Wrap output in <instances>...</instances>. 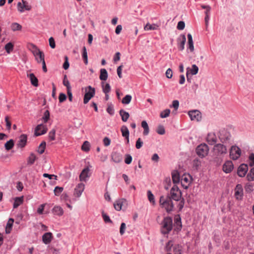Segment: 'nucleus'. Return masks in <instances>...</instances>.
<instances>
[{"label": "nucleus", "instance_id": "36", "mask_svg": "<svg viewBox=\"0 0 254 254\" xmlns=\"http://www.w3.org/2000/svg\"><path fill=\"white\" fill-rule=\"evenodd\" d=\"M198 67L195 65L193 64L191 66V68L189 67V73H190L191 75H195L198 73Z\"/></svg>", "mask_w": 254, "mask_h": 254}, {"label": "nucleus", "instance_id": "54", "mask_svg": "<svg viewBox=\"0 0 254 254\" xmlns=\"http://www.w3.org/2000/svg\"><path fill=\"white\" fill-rule=\"evenodd\" d=\"M63 188L56 187L54 190V193L56 195L58 196L63 191Z\"/></svg>", "mask_w": 254, "mask_h": 254}, {"label": "nucleus", "instance_id": "47", "mask_svg": "<svg viewBox=\"0 0 254 254\" xmlns=\"http://www.w3.org/2000/svg\"><path fill=\"white\" fill-rule=\"evenodd\" d=\"M11 29L15 31L17 30H20L22 28V26L17 23H13L11 26Z\"/></svg>", "mask_w": 254, "mask_h": 254}, {"label": "nucleus", "instance_id": "5", "mask_svg": "<svg viewBox=\"0 0 254 254\" xmlns=\"http://www.w3.org/2000/svg\"><path fill=\"white\" fill-rule=\"evenodd\" d=\"M170 196L172 199L175 201H179L182 198V192L176 185L171 188Z\"/></svg>", "mask_w": 254, "mask_h": 254}, {"label": "nucleus", "instance_id": "35", "mask_svg": "<svg viewBox=\"0 0 254 254\" xmlns=\"http://www.w3.org/2000/svg\"><path fill=\"white\" fill-rule=\"evenodd\" d=\"M23 201V197H16L14 199V202L13 203V208H16L18 207L20 204L22 203Z\"/></svg>", "mask_w": 254, "mask_h": 254}, {"label": "nucleus", "instance_id": "62", "mask_svg": "<svg viewBox=\"0 0 254 254\" xmlns=\"http://www.w3.org/2000/svg\"><path fill=\"white\" fill-rule=\"evenodd\" d=\"M126 228V225L125 223H122L121 225L120 229V233L121 235H123L125 233V231Z\"/></svg>", "mask_w": 254, "mask_h": 254}, {"label": "nucleus", "instance_id": "4", "mask_svg": "<svg viewBox=\"0 0 254 254\" xmlns=\"http://www.w3.org/2000/svg\"><path fill=\"white\" fill-rule=\"evenodd\" d=\"M161 224V231L162 234H167L172 230L173 222L171 217H165Z\"/></svg>", "mask_w": 254, "mask_h": 254}, {"label": "nucleus", "instance_id": "31", "mask_svg": "<svg viewBox=\"0 0 254 254\" xmlns=\"http://www.w3.org/2000/svg\"><path fill=\"white\" fill-rule=\"evenodd\" d=\"M13 222L14 220L12 218H9V220H8L5 228V232L6 234L10 233L13 225Z\"/></svg>", "mask_w": 254, "mask_h": 254}, {"label": "nucleus", "instance_id": "56", "mask_svg": "<svg viewBox=\"0 0 254 254\" xmlns=\"http://www.w3.org/2000/svg\"><path fill=\"white\" fill-rule=\"evenodd\" d=\"M107 112L111 115H113L114 114V109L112 105H108L107 109Z\"/></svg>", "mask_w": 254, "mask_h": 254}, {"label": "nucleus", "instance_id": "55", "mask_svg": "<svg viewBox=\"0 0 254 254\" xmlns=\"http://www.w3.org/2000/svg\"><path fill=\"white\" fill-rule=\"evenodd\" d=\"M132 157L129 154L125 155V162L127 164H130L132 161Z\"/></svg>", "mask_w": 254, "mask_h": 254}, {"label": "nucleus", "instance_id": "25", "mask_svg": "<svg viewBox=\"0 0 254 254\" xmlns=\"http://www.w3.org/2000/svg\"><path fill=\"white\" fill-rule=\"evenodd\" d=\"M52 239V234L51 232H47L44 234L42 237V240L44 244H49Z\"/></svg>", "mask_w": 254, "mask_h": 254}, {"label": "nucleus", "instance_id": "13", "mask_svg": "<svg viewBox=\"0 0 254 254\" xmlns=\"http://www.w3.org/2000/svg\"><path fill=\"white\" fill-rule=\"evenodd\" d=\"M22 3L19 2L17 3V9L20 12H23L25 10H30L31 9V6L28 2L24 0H22Z\"/></svg>", "mask_w": 254, "mask_h": 254}, {"label": "nucleus", "instance_id": "10", "mask_svg": "<svg viewBox=\"0 0 254 254\" xmlns=\"http://www.w3.org/2000/svg\"><path fill=\"white\" fill-rule=\"evenodd\" d=\"M173 247V253L174 254H181L182 252V247L179 245H175L173 246V242L171 241H169L166 247L167 251L171 250V247Z\"/></svg>", "mask_w": 254, "mask_h": 254}, {"label": "nucleus", "instance_id": "58", "mask_svg": "<svg viewBox=\"0 0 254 254\" xmlns=\"http://www.w3.org/2000/svg\"><path fill=\"white\" fill-rule=\"evenodd\" d=\"M143 141L141 140L140 138H138L136 140L135 147L137 149H140L143 145Z\"/></svg>", "mask_w": 254, "mask_h": 254}, {"label": "nucleus", "instance_id": "15", "mask_svg": "<svg viewBox=\"0 0 254 254\" xmlns=\"http://www.w3.org/2000/svg\"><path fill=\"white\" fill-rule=\"evenodd\" d=\"M90 168L89 167H86L81 172L79 175V180L80 181H86V178L90 177Z\"/></svg>", "mask_w": 254, "mask_h": 254}, {"label": "nucleus", "instance_id": "1", "mask_svg": "<svg viewBox=\"0 0 254 254\" xmlns=\"http://www.w3.org/2000/svg\"><path fill=\"white\" fill-rule=\"evenodd\" d=\"M159 203L160 206L162 208L165 209L167 212H170L173 211L174 205L169 194L161 196Z\"/></svg>", "mask_w": 254, "mask_h": 254}, {"label": "nucleus", "instance_id": "3", "mask_svg": "<svg viewBox=\"0 0 254 254\" xmlns=\"http://www.w3.org/2000/svg\"><path fill=\"white\" fill-rule=\"evenodd\" d=\"M227 153L226 147L221 143L215 144L213 148V155L217 158L223 157Z\"/></svg>", "mask_w": 254, "mask_h": 254}, {"label": "nucleus", "instance_id": "27", "mask_svg": "<svg viewBox=\"0 0 254 254\" xmlns=\"http://www.w3.org/2000/svg\"><path fill=\"white\" fill-rule=\"evenodd\" d=\"M52 211L54 214L62 216L64 214L63 208L60 206H55L52 209Z\"/></svg>", "mask_w": 254, "mask_h": 254}, {"label": "nucleus", "instance_id": "49", "mask_svg": "<svg viewBox=\"0 0 254 254\" xmlns=\"http://www.w3.org/2000/svg\"><path fill=\"white\" fill-rule=\"evenodd\" d=\"M13 48V45L11 43H8L5 46V49L7 53H10L12 51Z\"/></svg>", "mask_w": 254, "mask_h": 254}, {"label": "nucleus", "instance_id": "37", "mask_svg": "<svg viewBox=\"0 0 254 254\" xmlns=\"http://www.w3.org/2000/svg\"><path fill=\"white\" fill-rule=\"evenodd\" d=\"M157 26L156 24H150L149 23H147L144 27L145 31L156 30L157 29Z\"/></svg>", "mask_w": 254, "mask_h": 254}, {"label": "nucleus", "instance_id": "42", "mask_svg": "<svg viewBox=\"0 0 254 254\" xmlns=\"http://www.w3.org/2000/svg\"><path fill=\"white\" fill-rule=\"evenodd\" d=\"M82 150L87 152L90 150V143L88 141H85L81 146Z\"/></svg>", "mask_w": 254, "mask_h": 254}, {"label": "nucleus", "instance_id": "45", "mask_svg": "<svg viewBox=\"0 0 254 254\" xmlns=\"http://www.w3.org/2000/svg\"><path fill=\"white\" fill-rule=\"evenodd\" d=\"M50 119V112L48 110H46L42 118L44 123H46Z\"/></svg>", "mask_w": 254, "mask_h": 254}, {"label": "nucleus", "instance_id": "24", "mask_svg": "<svg viewBox=\"0 0 254 254\" xmlns=\"http://www.w3.org/2000/svg\"><path fill=\"white\" fill-rule=\"evenodd\" d=\"M121 131L123 137H125L127 140V143H129V132L127 127L126 126H123L121 127Z\"/></svg>", "mask_w": 254, "mask_h": 254}, {"label": "nucleus", "instance_id": "7", "mask_svg": "<svg viewBox=\"0 0 254 254\" xmlns=\"http://www.w3.org/2000/svg\"><path fill=\"white\" fill-rule=\"evenodd\" d=\"M196 151L199 156L204 157L208 154L209 148L206 144H201L197 147Z\"/></svg>", "mask_w": 254, "mask_h": 254}, {"label": "nucleus", "instance_id": "20", "mask_svg": "<svg viewBox=\"0 0 254 254\" xmlns=\"http://www.w3.org/2000/svg\"><path fill=\"white\" fill-rule=\"evenodd\" d=\"M186 42V38L185 35H181L178 39V48L180 51L184 49Z\"/></svg>", "mask_w": 254, "mask_h": 254}, {"label": "nucleus", "instance_id": "50", "mask_svg": "<svg viewBox=\"0 0 254 254\" xmlns=\"http://www.w3.org/2000/svg\"><path fill=\"white\" fill-rule=\"evenodd\" d=\"M249 165L250 166H254V153H251L249 155Z\"/></svg>", "mask_w": 254, "mask_h": 254}, {"label": "nucleus", "instance_id": "29", "mask_svg": "<svg viewBox=\"0 0 254 254\" xmlns=\"http://www.w3.org/2000/svg\"><path fill=\"white\" fill-rule=\"evenodd\" d=\"M27 76L29 77L31 84L35 87L38 86V80L34 74L33 73H30Z\"/></svg>", "mask_w": 254, "mask_h": 254}, {"label": "nucleus", "instance_id": "2", "mask_svg": "<svg viewBox=\"0 0 254 254\" xmlns=\"http://www.w3.org/2000/svg\"><path fill=\"white\" fill-rule=\"evenodd\" d=\"M28 49L32 52L36 61L40 63L44 58V54L34 44L30 43L28 45Z\"/></svg>", "mask_w": 254, "mask_h": 254}, {"label": "nucleus", "instance_id": "48", "mask_svg": "<svg viewBox=\"0 0 254 254\" xmlns=\"http://www.w3.org/2000/svg\"><path fill=\"white\" fill-rule=\"evenodd\" d=\"M247 178L249 181H253L254 180V168H253L248 174Z\"/></svg>", "mask_w": 254, "mask_h": 254}, {"label": "nucleus", "instance_id": "53", "mask_svg": "<svg viewBox=\"0 0 254 254\" xmlns=\"http://www.w3.org/2000/svg\"><path fill=\"white\" fill-rule=\"evenodd\" d=\"M157 132L161 135L164 134L165 133V128L162 126H159L157 129Z\"/></svg>", "mask_w": 254, "mask_h": 254}, {"label": "nucleus", "instance_id": "6", "mask_svg": "<svg viewBox=\"0 0 254 254\" xmlns=\"http://www.w3.org/2000/svg\"><path fill=\"white\" fill-rule=\"evenodd\" d=\"M95 89L91 86L85 88V94L83 98L84 104H87L89 101L95 95Z\"/></svg>", "mask_w": 254, "mask_h": 254}, {"label": "nucleus", "instance_id": "19", "mask_svg": "<svg viewBox=\"0 0 254 254\" xmlns=\"http://www.w3.org/2000/svg\"><path fill=\"white\" fill-rule=\"evenodd\" d=\"M190 183V176L188 175H184L182 177L181 179V184L182 187L185 189H187L188 188L189 185Z\"/></svg>", "mask_w": 254, "mask_h": 254}, {"label": "nucleus", "instance_id": "28", "mask_svg": "<svg viewBox=\"0 0 254 254\" xmlns=\"http://www.w3.org/2000/svg\"><path fill=\"white\" fill-rule=\"evenodd\" d=\"M172 178L174 184H177L180 181V175L177 171H174L172 173Z\"/></svg>", "mask_w": 254, "mask_h": 254}, {"label": "nucleus", "instance_id": "60", "mask_svg": "<svg viewBox=\"0 0 254 254\" xmlns=\"http://www.w3.org/2000/svg\"><path fill=\"white\" fill-rule=\"evenodd\" d=\"M165 183L166 184L165 185L164 188L165 190H168L171 184V179L170 178H167L165 180Z\"/></svg>", "mask_w": 254, "mask_h": 254}, {"label": "nucleus", "instance_id": "21", "mask_svg": "<svg viewBox=\"0 0 254 254\" xmlns=\"http://www.w3.org/2000/svg\"><path fill=\"white\" fill-rule=\"evenodd\" d=\"M235 195L237 199H241L243 195V189L241 185L238 184L235 188Z\"/></svg>", "mask_w": 254, "mask_h": 254}, {"label": "nucleus", "instance_id": "9", "mask_svg": "<svg viewBox=\"0 0 254 254\" xmlns=\"http://www.w3.org/2000/svg\"><path fill=\"white\" fill-rule=\"evenodd\" d=\"M218 137L222 142L225 143L230 139L231 134L226 129L222 128L219 131Z\"/></svg>", "mask_w": 254, "mask_h": 254}, {"label": "nucleus", "instance_id": "39", "mask_svg": "<svg viewBox=\"0 0 254 254\" xmlns=\"http://www.w3.org/2000/svg\"><path fill=\"white\" fill-rule=\"evenodd\" d=\"M82 58L84 60L85 64H88V57L87 52L86 51V47L85 46L83 47Z\"/></svg>", "mask_w": 254, "mask_h": 254}, {"label": "nucleus", "instance_id": "30", "mask_svg": "<svg viewBox=\"0 0 254 254\" xmlns=\"http://www.w3.org/2000/svg\"><path fill=\"white\" fill-rule=\"evenodd\" d=\"M100 74L99 76V78L101 80H106L108 78V72L106 69L102 68L100 69Z\"/></svg>", "mask_w": 254, "mask_h": 254}, {"label": "nucleus", "instance_id": "44", "mask_svg": "<svg viewBox=\"0 0 254 254\" xmlns=\"http://www.w3.org/2000/svg\"><path fill=\"white\" fill-rule=\"evenodd\" d=\"M147 196L149 201L153 205L155 204V202L154 200V196L150 190L147 191Z\"/></svg>", "mask_w": 254, "mask_h": 254}, {"label": "nucleus", "instance_id": "12", "mask_svg": "<svg viewBox=\"0 0 254 254\" xmlns=\"http://www.w3.org/2000/svg\"><path fill=\"white\" fill-rule=\"evenodd\" d=\"M188 114L191 121L198 122L201 119V114L198 110L190 111Z\"/></svg>", "mask_w": 254, "mask_h": 254}, {"label": "nucleus", "instance_id": "52", "mask_svg": "<svg viewBox=\"0 0 254 254\" xmlns=\"http://www.w3.org/2000/svg\"><path fill=\"white\" fill-rule=\"evenodd\" d=\"M63 84L65 86H66L67 90H68V89L69 90L71 89V87L70 86V83H69L68 80L66 78V75H64V80H63Z\"/></svg>", "mask_w": 254, "mask_h": 254}, {"label": "nucleus", "instance_id": "32", "mask_svg": "<svg viewBox=\"0 0 254 254\" xmlns=\"http://www.w3.org/2000/svg\"><path fill=\"white\" fill-rule=\"evenodd\" d=\"M120 115L122 117V121L124 122H127L129 117L128 113L125 111L124 110H121L120 111Z\"/></svg>", "mask_w": 254, "mask_h": 254}, {"label": "nucleus", "instance_id": "40", "mask_svg": "<svg viewBox=\"0 0 254 254\" xmlns=\"http://www.w3.org/2000/svg\"><path fill=\"white\" fill-rule=\"evenodd\" d=\"M132 99V97L130 95H127L126 96L123 98L122 103L123 104H128Z\"/></svg>", "mask_w": 254, "mask_h": 254}, {"label": "nucleus", "instance_id": "11", "mask_svg": "<svg viewBox=\"0 0 254 254\" xmlns=\"http://www.w3.org/2000/svg\"><path fill=\"white\" fill-rule=\"evenodd\" d=\"M48 130V128L46 125L42 124L38 125L35 129V135L36 136H40L45 134Z\"/></svg>", "mask_w": 254, "mask_h": 254}, {"label": "nucleus", "instance_id": "34", "mask_svg": "<svg viewBox=\"0 0 254 254\" xmlns=\"http://www.w3.org/2000/svg\"><path fill=\"white\" fill-rule=\"evenodd\" d=\"M141 127L143 128L144 130L143 134L144 135H147L149 132V128L147 122L145 121H143L141 122Z\"/></svg>", "mask_w": 254, "mask_h": 254}, {"label": "nucleus", "instance_id": "26", "mask_svg": "<svg viewBox=\"0 0 254 254\" xmlns=\"http://www.w3.org/2000/svg\"><path fill=\"white\" fill-rule=\"evenodd\" d=\"M126 202V200L124 198L116 201L114 204L115 209L118 211L121 210L123 203Z\"/></svg>", "mask_w": 254, "mask_h": 254}, {"label": "nucleus", "instance_id": "41", "mask_svg": "<svg viewBox=\"0 0 254 254\" xmlns=\"http://www.w3.org/2000/svg\"><path fill=\"white\" fill-rule=\"evenodd\" d=\"M36 159V156L33 153H31L28 159V164L32 165L34 163Z\"/></svg>", "mask_w": 254, "mask_h": 254}, {"label": "nucleus", "instance_id": "22", "mask_svg": "<svg viewBox=\"0 0 254 254\" xmlns=\"http://www.w3.org/2000/svg\"><path fill=\"white\" fill-rule=\"evenodd\" d=\"M112 160L115 163L121 162L123 160L122 155L118 152H113L111 154Z\"/></svg>", "mask_w": 254, "mask_h": 254}, {"label": "nucleus", "instance_id": "23", "mask_svg": "<svg viewBox=\"0 0 254 254\" xmlns=\"http://www.w3.org/2000/svg\"><path fill=\"white\" fill-rule=\"evenodd\" d=\"M27 137L26 135L22 134L20 136L19 139L17 144V146L19 147H24L27 143Z\"/></svg>", "mask_w": 254, "mask_h": 254}, {"label": "nucleus", "instance_id": "14", "mask_svg": "<svg viewBox=\"0 0 254 254\" xmlns=\"http://www.w3.org/2000/svg\"><path fill=\"white\" fill-rule=\"evenodd\" d=\"M206 141L209 145H213L217 141V138L216 134L214 132H209L208 133Z\"/></svg>", "mask_w": 254, "mask_h": 254}, {"label": "nucleus", "instance_id": "51", "mask_svg": "<svg viewBox=\"0 0 254 254\" xmlns=\"http://www.w3.org/2000/svg\"><path fill=\"white\" fill-rule=\"evenodd\" d=\"M56 130L55 129H52L49 133V138L51 140H54L55 139Z\"/></svg>", "mask_w": 254, "mask_h": 254}, {"label": "nucleus", "instance_id": "38", "mask_svg": "<svg viewBox=\"0 0 254 254\" xmlns=\"http://www.w3.org/2000/svg\"><path fill=\"white\" fill-rule=\"evenodd\" d=\"M5 149L7 150H9L12 148L14 146V141L12 139H10L9 141H7L5 145Z\"/></svg>", "mask_w": 254, "mask_h": 254}, {"label": "nucleus", "instance_id": "33", "mask_svg": "<svg viewBox=\"0 0 254 254\" xmlns=\"http://www.w3.org/2000/svg\"><path fill=\"white\" fill-rule=\"evenodd\" d=\"M188 46L191 52H193L194 50V46L192 36L190 34H188Z\"/></svg>", "mask_w": 254, "mask_h": 254}, {"label": "nucleus", "instance_id": "8", "mask_svg": "<svg viewBox=\"0 0 254 254\" xmlns=\"http://www.w3.org/2000/svg\"><path fill=\"white\" fill-rule=\"evenodd\" d=\"M241 155V149L236 145L231 146L230 150V157L233 160H237Z\"/></svg>", "mask_w": 254, "mask_h": 254}, {"label": "nucleus", "instance_id": "61", "mask_svg": "<svg viewBox=\"0 0 254 254\" xmlns=\"http://www.w3.org/2000/svg\"><path fill=\"white\" fill-rule=\"evenodd\" d=\"M66 99V96L64 93H61L59 95V100L60 103H62Z\"/></svg>", "mask_w": 254, "mask_h": 254}, {"label": "nucleus", "instance_id": "18", "mask_svg": "<svg viewBox=\"0 0 254 254\" xmlns=\"http://www.w3.org/2000/svg\"><path fill=\"white\" fill-rule=\"evenodd\" d=\"M233 168V164L231 161H227L223 165V170L226 173H230Z\"/></svg>", "mask_w": 254, "mask_h": 254}, {"label": "nucleus", "instance_id": "64", "mask_svg": "<svg viewBox=\"0 0 254 254\" xmlns=\"http://www.w3.org/2000/svg\"><path fill=\"white\" fill-rule=\"evenodd\" d=\"M50 46L52 48L54 49L56 47L54 39L53 37H50L49 39Z\"/></svg>", "mask_w": 254, "mask_h": 254}, {"label": "nucleus", "instance_id": "43", "mask_svg": "<svg viewBox=\"0 0 254 254\" xmlns=\"http://www.w3.org/2000/svg\"><path fill=\"white\" fill-rule=\"evenodd\" d=\"M46 148V142L45 141L42 142L39 145L38 149V152L40 154H43Z\"/></svg>", "mask_w": 254, "mask_h": 254}, {"label": "nucleus", "instance_id": "46", "mask_svg": "<svg viewBox=\"0 0 254 254\" xmlns=\"http://www.w3.org/2000/svg\"><path fill=\"white\" fill-rule=\"evenodd\" d=\"M170 114L169 109H166L160 113V116L161 118H165L168 117Z\"/></svg>", "mask_w": 254, "mask_h": 254}, {"label": "nucleus", "instance_id": "57", "mask_svg": "<svg viewBox=\"0 0 254 254\" xmlns=\"http://www.w3.org/2000/svg\"><path fill=\"white\" fill-rule=\"evenodd\" d=\"M103 91L105 93H109L111 91V87L108 83H106L105 86L103 87Z\"/></svg>", "mask_w": 254, "mask_h": 254}, {"label": "nucleus", "instance_id": "17", "mask_svg": "<svg viewBox=\"0 0 254 254\" xmlns=\"http://www.w3.org/2000/svg\"><path fill=\"white\" fill-rule=\"evenodd\" d=\"M84 190V185L83 183H79L74 189V195L79 197L81 195Z\"/></svg>", "mask_w": 254, "mask_h": 254}, {"label": "nucleus", "instance_id": "59", "mask_svg": "<svg viewBox=\"0 0 254 254\" xmlns=\"http://www.w3.org/2000/svg\"><path fill=\"white\" fill-rule=\"evenodd\" d=\"M185 23L183 21H180L178 23L177 25V29L178 30H183L185 28Z\"/></svg>", "mask_w": 254, "mask_h": 254}, {"label": "nucleus", "instance_id": "63", "mask_svg": "<svg viewBox=\"0 0 254 254\" xmlns=\"http://www.w3.org/2000/svg\"><path fill=\"white\" fill-rule=\"evenodd\" d=\"M46 203L41 204L37 209V212L39 214H42L43 213V211L44 209V207L45 206Z\"/></svg>", "mask_w": 254, "mask_h": 254}, {"label": "nucleus", "instance_id": "16", "mask_svg": "<svg viewBox=\"0 0 254 254\" xmlns=\"http://www.w3.org/2000/svg\"><path fill=\"white\" fill-rule=\"evenodd\" d=\"M248 170V166L247 165L243 164L241 165L238 169L237 174L240 177L245 176Z\"/></svg>", "mask_w": 254, "mask_h": 254}]
</instances>
